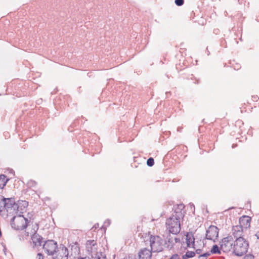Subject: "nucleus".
<instances>
[{
	"label": "nucleus",
	"instance_id": "obj_3",
	"mask_svg": "<svg viewBox=\"0 0 259 259\" xmlns=\"http://www.w3.org/2000/svg\"><path fill=\"white\" fill-rule=\"evenodd\" d=\"M29 221L22 215L14 217L11 220V224L12 228L17 230H22L28 225Z\"/></svg>",
	"mask_w": 259,
	"mask_h": 259
},
{
	"label": "nucleus",
	"instance_id": "obj_29",
	"mask_svg": "<svg viewBox=\"0 0 259 259\" xmlns=\"http://www.w3.org/2000/svg\"><path fill=\"white\" fill-rule=\"evenodd\" d=\"M106 256L105 255L102 254L101 253V256H98L97 259H105Z\"/></svg>",
	"mask_w": 259,
	"mask_h": 259
},
{
	"label": "nucleus",
	"instance_id": "obj_31",
	"mask_svg": "<svg viewBox=\"0 0 259 259\" xmlns=\"http://www.w3.org/2000/svg\"><path fill=\"white\" fill-rule=\"evenodd\" d=\"M105 224H107V225H110V220H107V221H106L105 222Z\"/></svg>",
	"mask_w": 259,
	"mask_h": 259
},
{
	"label": "nucleus",
	"instance_id": "obj_2",
	"mask_svg": "<svg viewBox=\"0 0 259 259\" xmlns=\"http://www.w3.org/2000/svg\"><path fill=\"white\" fill-rule=\"evenodd\" d=\"M248 244L242 237L236 238L233 245V252L237 256H241L248 250Z\"/></svg>",
	"mask_w": 259,
	"mask_h": 259
},
{
	"label": "nucleus",
	"instance_id": "obj_11",
	"mask_svg": "<svg viewBox=\"0 0 259 259\" xmlns=\"http://www.w3.org/2000/svg\"><path fill=\"white\" fill-rule=\"evenodd\" d=\"M57 252L58 253L53 259H68V250L65 246H62L59 249H58Z\"/></svg>",
	"mask_w": 259,
	"mask_h": 259
},
{
	"label": "nucleus",
	"instance_id": "obj_18",
	"mask_svg": "<svg viewBox=\"0 0 259 259\" xmlns=\"http://www.w3.org/2000/svg\"><path fill=\"white\" fill-rule=\"evenodd\" d=\"M195 255V252L194 251H188L186 252V254L182 256L183 259H188L190 257H192L194 256Z\"/></svg>",
	"mask_w": 259,
	"mask_h": 259
},
{
	"label": "nucleus",
	"instance_id": "obj_6",
	"mask_svg": "<svg viewBox=\"0 0 259 259\" xmlns=\"http://www.w3.org/2000/svg\"><path fill=\"white\" fill-rule=\"evenodd\" d=\"M233 238L231 236L224 238L221 242V249L224 252H228L232 248Z\"/></svg>",
	"mask_w": 259,
	"mask_h": 259
},
{
	"label": "nucleus",
	"instance_id": "obj_33",
	"mask_svg": "<svg viewBox=\"0 0 259 259\" xmlns=\"http://www.w3.org/2000/svg\"><path fill=\"white\" fill-rule=\"evenodd\" d=\"M78 259H85V258L81 257V258H79Z\"/></svg>",
	"mask_w": 259,
	"mask_h": 259
},
{
	"label": "nucleus",
	"instance_id": "obj_30",
	"mask_svg": "<svg viewBox=\"0 0 259 259\" xmlns=\"http://www.w3.org/2000/svg\"><path fill=\"white\" fill-rule=\"evenodd\" d=\"M201 252V250L198 249L196 250L195 253L197 254H200Z\"/></svg>",
	"mask_w": 259,
	"mask_h": 259
},
{
	"label": "nucleus",
	"instance_id": "obj_10",
	"mask_svg": "<svg viewBox=\"0 0 259 259\" xmlns=\"http://www.w3.org/2000/svg\"><path fill=\"white\" fill-rule=\"evenodd\" d=\"M4 200V205H3V210L5 208L6 209L13 208L15 210L17 207L14 198H5Z\"/></svg>",
	"mask_w": 259,
	"mask_h": 259
},
{
	"label": "nucleus",
	"instance_id": "obj_15",
	"mask_svg": "<svg viewBox=\"0 0 259 259\" xmlns=\"http://www.w3.org/2000/svg\"><path fill=\"white\" fill-rule=\"evenodd\" d=\"M195 239L192 233H188L186 235V243L187 246L190 247L191 246L194 247Z\"/></svg>",
	"mask_w": 259,
	"mask_h": 259
},
{
	"label": "nucleus",
	"instance_id": "obj_20",
	"mask_svg": "<svg viewBox=\"0 0 259 259\" xmlns=\"http://www.w3.org/2000/svg\"><path fill=\"white\" fill-rule=\"evenodd\" d=\"M184 207H185L184 205L182 204H180L178 205L177 208L176 209V210L174 212V213H175L174 214H176V211H177L179 212H181L182 213V215H183V213L182 212V210L184 208Z\"/></svg>",
	"mask_w": 259,
	"mask_h": 259
},
{
	"label": "nucleus",
	"instance_id": "obj_27",
	"mask_svg": "<svg viewBox=\"0 0 259 259\" xmlns=\"http://www.w3.org/2000/svg\"><path fill=\"white\" fill-rule=\"evenodd\" d=\"M169 259H181L180 256L178 254L172 255Z\"/></svg>",
	"mask_w": 259,
	"mask_h": 259
},
{
	"label": "nucleus",
	"instance_id": "obj_23",
	"mask_svg": "<svg viewBox=\"0 0 259 259\" xmlns=\"http://www.w3.org/2000/svg\"><path fill=\"white\" fill-rule=\"evenodd\" d=\"M4 197L0 195V212L3 211V205H4Z\"/></svg>",
	"mask_w": 259,
	"mask_h": 259
},
{
	"label": "nucleus",
	"instance_id": "obj_5",
	"mask_svg": "<svg viewBox=\"0 0 259 259\" xmlns=\"http://www.w3.org/2000/svg\"><path fill=\"white\" fill-rule=\"evenodd\" d=\"M43 249L49 255H53L58 249L57 243L53 240H48L43 245Z\"/></svg>",
	"mask_w": 259,
	"mask_h": 259
},
{
	"label": "nucleus",
	"instance_id": "obj_16",
	"mask_svg": "<svg viewBox=\"0 0 259 259\" xmlns=\"http://www.w3.org/2000/svg\"><path fill=\"white\" fill-rule=\"evenodd\" d=\"M96 241L94 240H88L86 243V247L88 251L93 252L94 249H96Z\"/></svg>",
	"mask_w": 259,
	"mask_h": 259
},
{
	"label": "nucleus",
	"instance_id": "obj_12",
	"mask_svg": "<svg viewBox=\"0 0 259 259\" xmlns=\"http://www.w3.org/2000/svg\"><path fill=\"white\" fill-rule=\"evenodd\" d=\"M152 251L146 248L141 249L139 252V259H151Z\"/></svg>",
	"mask_w": 259,
	"mask_h": 259
},
{
	"label": "nucleus",
	"instance_id": "obj_28",
	"mask_svg": "<svg viewBox=\"0 0 259 259\" xmlns=\"http://www.w3.org/2000/svg\"><path fill=\"white\" fill-rule=\"evenodd\" d=\"M36 259H44V255L41 253H38Z\"/></svg>",
	"mask_w": 259,
	"mask_h": 259
},
{
	"label": "nucleus",
	"instance_id": "obj_13",
	"mask_svg": "<svg viewBox=\"0 0 259 259\" xmlns=\"http://www.w3.org/2000/svg\"><path fill=\"white\" fill-rule=\"evenodd\" d=\"M250 218L248 216H243L240 218L239 224L243 229H247L250 227Z\"/></svg>",
	"mask_w": 259,
	"mask_h": 259
},
{
	"label": "nucleus",
	"instance_id": "obj_8",
	"mask_svg": "<svg viewBox=\"0 0 259 259\" xmlns=\"http://www.w3.org/2000/svg\"><path fill=\"white\" fill-rule=\"evenodd\" d=\"M219 235V229L214 226H210L206 231V238L207 239L214 240Z\"/></svg>",
	"mask_w": 259,
	"mask_h": 259
},
{
	"label": "nucleus",
	"instance_id": "obj_7",
	"mask_svg": "<svg viewBox=\"0 0 259 259\" xmlns=\"http://www.w3.org/2000/svg\"><path fill=\"white\" fill-rule=\"evenodd\" d=\"M37 230V226H35L34 228L31 229L30 232H27V235H29V234H30L31 236L32 242L35 246H40L42 242V237L36 233Z\"/></svg>",
	"mask_w": 259,
	"mask_h": 259
},
{
	"label": "nucleus",
	"instance_id": "obj_14",
	"mask_svg": "<svg viewBox=\"0 0 259 259\" xmlns=\"http://www.w3.org/2000/svg\"><path fill=\"white\" fill-rule=\"evenodd\" d=\"M243 230V228L240 225L234 226L232 228V232L234 237L237 238L239 237H241Z\"/></svg>",
	"mask_w": 259,
	"mask_h": 259
},
{
	"label": "nucleus",
	"instance_id": "obj_17",
	"mask_svg": "<svg viewBox=\"0 0 259 259\" xmlns=\"http://www.w3.org/2000/svg\"><path fill=\"white\" fill-rule=\"evenodd\" d=\"M9 180L5 175H0V188L3 189L6 185L8 181Z\"/></svg>",
	"mask_w": 259,
	"mask_h": 259
},
{
	"label": "nucleus",
	"instance_id": "obj_4",
	"mask_svg": "<svg viewBox=\"0 0 259 259\" xmlns=\"http://www.w3.org/2000/svg\"><path fill=\"white\" fill-rule=\"evenodd\" d=\"M151 250L153 252H159L163 250V240L159 236L151 235L149 238Z\"/></svg>",
	"mask_w": 259,
	"mask_h": 259
},
{
	"label": "nucleus",
	"instance_id": "obj_19",
	"mask_svg": "<svg viewBox=\"0 0 259 259\" xmlns=\"http://www.w3.org/2000/svg\"><path fill=\"white\" fill-rule=\"evenodd\" d=\"M210 252L212 254H220L221 251L219 249V247L217 245H214L210 251Z\"/></svg>",
	"mask_w": 259,
	"mask_h": 259
},
{
	"label": "nucleus",
	"instance_id": "obj_9",
	"mask_svg": "<svg viewBox=\"0 0 259 259\" xmlns=\"http://www.w3.org/2000/svg\"><path fill=\"white\" fill-rule=\"evenodd\" d=\"M180 239L175 236L169 234L165 239V244L169 249L173 248L176 243L180 242Z\"/></svg>",
	"mask_w": 259,
	"mask_h": 259
},
{
	"label": "nucleus",
	"instance_id": "obj_21",
	"mask_svg": "<svg viewBox=\"0 0 259 259\" xmlns=\"http://www.w3.org/2000/svg\"><path fill=\"white\" fill-rule=\"evenodd\" d=\"M36 182L33 180H30L27 182V185L29 187H35L36 186Z\"/></svg>",
	"mask_w": 259,
	"mask_h": 259
},
{
	"label": "nucleus",
	"instance_id": "obj_24",
	"mask_svg": "<svg viewBox=\"0 0 259 259\" xmlns=\"http://www.w3.org/2000/svg\"><path fill=\"white\" fill-rule=\"evenodd\" d=\"M254 256L252 254H246L244 257L243 259H254Z\"/></svg>",
	"mask_w": 259,
	"mask_h": 259
},
{
	"label": "nucleus",
	"instance_id": "obj_32",
	"mask_svg": "<svg viewBox=\"0 0 259 259\" xmlns=\"http://www.w3.org/2000/svg\"><path fill=\"white\" fill-rule=\"evenodd\" d=\"M256 236V237H257V238H259V233H257L255 235Z\"/></svg>",
	"mask_w": 259,
	"mask_h": 259
},
{
	"label": "nucleus",
	"instance_id": "obj_25",
	"mask_svg": "<svg viewBox=\"0 0 259 259\" xmlns=\"http://www.w3.org/2000/svg\"><path fill=\"white\" fill-rule=\"evenodd\" d=\"M184 3V0H175V4L178 6H181L183 5Z\"/></svg>",
	"mask_w": 259,
	"mask_h": 259
},
{
	"label": "nucleus",
	"instance_id": "obj_34",
	"mask_svg": "<svg viewBox=\"0 0 259 259\" xmlns=\"http://www.w3.org/2000/svg\"><path fill=\"white\" fill-rule=\"evenodd\" d=\"M235 147V145H232V148H234Z\"/></svg>",
	"mask_w": 259,
	"mask_h": 259
},
{
	"label": "nucleus",
	"instance_id": "obj_22",
	"mask_svg": "<svg viewBox=\"0 0 259 259\" xmlns=\"http://www.w3.org/2000/svg\"><path fill=\"white\" fill-rule=\"evenodd\" d=\"M154 164V159L153 158L150 157L148 158L147 160V164L149 166H152Z\"/></svg>",
	"mask_w": 259,
	"mask_h": 259
},
{
	"label": "nucleus",
	"instance_id": "obj_1",
	"mask_svg": "<svg viewBox=\"0 0 259 259\" xmlns=\"http://www.w3.org/2000/svg\"><path fill=\"white\" fill-rule=\"evenodd\" d=\"M183 217L182 213L176 211V214H172L168 218L165 222L167 230L169 233L172 234H177L181 231L180 219Z\"/></svg>",
	"mask_w": 259,
	"mask_h": 259
},
{
	"label": "nucleus",
	"instance_id": "obj_26",
	"mask_svg": "<svg viewBox=\"0 0 259 259\" xmlns=\"http://www.w3.org/2000/svg\"><path fill=\"white\" fill-rule=\"evenodd\" d=\"M210 255V253H209V252H207L204 253H203L202 254H200L199 256V258H200L201 257H205V259H206Z\"/></svg>",
	"mask_w": 259,
	"mask_h": 259
}]
</instances>
